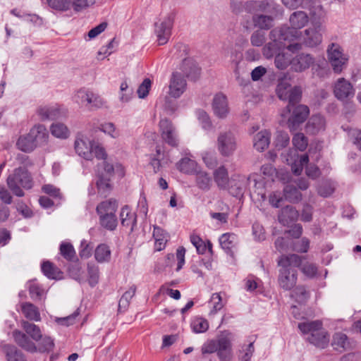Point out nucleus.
I'll use <instances>...</instances> for the list:
<instances>
[{"label":"nucleus","mask_w":361,"mask_h":361,"mask_svg":"<svg viewBox=\"0 0 361 361\" xmlns=\"http://www.w3.org/2000/svg\"><path fill=\"white\" fill-rule=\"evenodd\" d=\"M100 225L108 231H114L118 226V219L116 214L110 215H103L99 216Z\"/></svg>","instance_id":"obj_45"},{"label":"nucleus","mask_w":361,"mask_h":361,"mask_svg":"<svg viewBox=\"0 0 361 361\" xmlns=\"http://www.w3.org/2000/svg\"><path fill=\"white\" fill-rule=\"evenodd\" d=\"M208 321L200 317H194L190 323V327L195 334L205 333L209 329Z\"/></svg>","instance_id":"obj_44"},{"label":"nucleus","mask_w":361,"mask_h":361,"mask_svg":"<svg viewBox=\"0 0 361 361\" xmlns=\"http://www.w3.org/2000/svg\"><path fill=\"white\" fill-rule=\"evenodd\" d=\"M318 18L316 13L311 11V26L303 32H300L298 37L302 44L307 47H316L322 42V35L325 31L322 18L324 17V11L321 6H318Z\"/></svg>","instance_id":"obj_2"},{"label":"nucleus","mask_w":361,"mask_h":361,"mask_svg":"<svg viewBox=\"0 0 361 361\" xmlns=\"http://www.w3.org/2000/svg\"><path fill=\"white\" fill-rule=\"evenodd\" d=\"M159 130L163 140L171 147H177L178 138L176 128L171 121L162 118L159 121Z\"/></svg>","instance_id":"obj_12"},{"label":"nucleus","mask_w":361,"mask_h":361,"mask_svg":"<svg viewBox=\"0 0 361 361\" xmlns=\"http://www.w3.org/2000/svg\"><path fill=\"white\" fill-rule=\"evenodd\" d=\"M295 33L293 30L287 27L273 29L269 33V38L271 42L267 44L263 48V54L267 58H271L281 48L283 41H290L289 35Z\"/></svg>","instance_id":"obj_4"},{"label":"nucleus","mask_w":361,"mask_h":361,"mask_svg":"<svg viewBox=\"0 0 361 361\" xmlns=\"http://www.w3.org/2000/svg\"><path fill=\"white\" fill-rule=\"evenodd\" d=\"M331 345L337 351L345 350L349 345L347 336L341 332L336 333L333 336Z\"/></svg>","instance_id":"obj_40"},{"label":"nucleus","mask_w":361,"mask_h":361,"mask_svg":"<svg viewBox=\"0 0 361 361\" xmlns=\"http://www.w3.org/2000/svg\"><path fill=\"white\" fill-rule=\"evenodd\" d=\"M106 159L107 157L105 159H102V164L97 165V172L99 170L104 173V176L111 178L114 176L115 167L118 169L122 168V166L118 164L114 166L112 164L109 163Z\"/></svg>","instance_id":"obj_49"},{"label":"nucleus","mask_w":361,"mask_h":361,"mask_svg":"<svg viewBox=\"0 0 361 361\" xmlns=\"http://www.w3.org/2000/svg\"><path fill=\"white\" fill-rule=\"evenodd\" d=\"M214 180L220 189H225L228 185L229 177L227 169L221 166L213 172Z\"/></svg>","instance_id":"obj_30"},{"label":"nucleus","mask_w":361,"mask_h":361,"mask_svg":"<svg viewBox=\"0 0 361 361\" xmlns=\"http://www.w3.org/2000/svg\"><path fill=\"white\" fill-rule=\"evenodd\" d=\"M326 128V121L320 114L312 115L305 126L306 133L310 135H316L322 132Z\"/></svg>","instance_id":"obj_21"},{"label":"nucleus","mask_w":361,"mask_h":361,"mask_svg":"<svg viewBox=\"0 0 361 361\" xmlns=\"http://www.w3.org/2000/svg\"><path fill=\"white\" fill-rule=\"evenodd\" d=\"M28 134L35 141L37 145L45 142L48 137V132L45 126L41 124L35 126L31 128Z\"/></svg>","instance_id":"obj_33"},{"label":"nucleus","mask_w":361,"mask_h":361,"mask_svg":"<svg viewBox=\"0 0 361 361\" xmlns=\"http://www.w3.org/2000/svg\"><path fill=\"white\" fill-rule=\"evenodd\" d=\"M97 180L96 183L98 192L106 197L109 195L112 190V185L111 183V178L104 176L102 171L99 170L97 171Z\"/></svg>","instance_id":"obj_28"},{"label":"nucleus","mask_w":361,"mask_h":361,"mask_svg":"<svg viewBox=\"0 0 361 361\" xmlns=\"http://www.w3.org/2000/svg\"><path fill=\"white\" fill-rule=\"evenodd\" d=\"M153 237L155 240V249L157 251L162 250L168 240L167 233L160 227L154 226Z\"/></svg>","instance_id":"obj_36"},{"label":"nucleus","mask_w":361,"mask_h":361,"mask_svg":"<svg viewBox=\"0 0 361 361\" xmlns=\"http://www.w3.org/2000/svg\"><path fill=\"white\" fill-rule=\"evenodd\" d=\"M218 344L214 339L207 340L201 347V353L203 357L207 354H212L215 352L217 353Z\"/></svg>","instance_id":"obj_59"},{"label":"nucleus","mask_w":361,"mask_h":361,"mask_svg":"<svg viewBox=\"0 0 361 361\" xmlns=\"http://www.w3.org/2000/svg\"><path fill=\"white\" fill-rule=\"evenodd\" d=\"M302 259V257H301V260ZM299 267H300L302 273L310 279L314 278L317 275L318 267L314 263L306 262L302 264L301 262Z\"/></svg>","instance_id":"obj_51"},{"label":"nucleus","mask_w":361,"mask_h":361,"mask_svg":"<svg viewBox=\"0 0 361 361\" xmlns=\"http://www.w3.org/2000/svg\"><path fill=\"white\" fill-rule=\"evenodd\" d=\"M322 326V323L320 321H312L307 322H302L298 324V328L303 334L315 333L320 330Z\"/></svg>","instance_id":"obj_47"},{"label":"nucleus","mask_w":361,"mask_h":361,"mask_svg":"<svg viewBox=\"0 0 361 361\" xmlns=\"http://www.w3.org/2000/svg\"><path fill=\"white\" fill-rule=\"evenodd\" d=\"M8 361H25L23 353L12 345H5L3 348Z\"/></svg>","instance_id":"obj_39"},{"label":"nucleus","mask_w":361,"mask_h":361,"mask_svg":"<svg viewBox=\"0 0 361 361\" xmlns=\"http://www.w3.org/2000/svg\"><path fill=\"white\" fill-rule=\"evenodd\" d=\"M307 340L315 346L324 348L329 343V338L327 333L321 329L315 333H312V334L307 337Z\"/></svg>","instance_id":"obj_29"},{"label":"nucleus","mask_w":361,"mask_h":361,"mask_svg":"<svg viewBox=\"0 0 361 361\" xmlns=\"http://www.w3.org/2000/svg\"><path fill=\"white\" fill-rule=\"evenodd\" d=\"M289 20L291 25L289 29L293 30L295 32L294 35H289L290 40L298 39L300 32L298 30L302 28L307 24L309 17L304 11H295L290 15ZM286 27L288 28V27Z\"/></svg>","instance_id":"obj_18"},{"label":"nucleus","mask_w":361,"mask_h":361,"mask_svg":"<svg viewBox=\"0 0 361 361\" xmlns=\"http://www.w3.org/2000/svg\"><path fill=\"white\" fill-rule=\"evenodd\" d=\"M60 253L67 260L72 261L75 257L73 246L69 243H62L60 245Z\"/></svg>","instance_id":"obj_54"},{"label":"nucleus","mask_w":361,"mask_h":361,"mask_svg":"<svg viewBox=\"0 0 361 361\" xmlns=\"http://www.w3.org/2000/svg\"><path fill=\"white\" fill-rule=\"evenodd\" d=\"M42 271L49 279H55L60 274L59 269L49 262H44L42 264Z\"/></svg>","instance_id":"obj_55"},{"label":"nucleus","mask_w":361,"mask_h":361,"mask_svg":"<svg viewBox=\"0 0 361 361\" xmlns=\"http://www.w3.org/2000/svg\"><path fill=\"white\" fill-rule=\"evenodd\" d=\"M255 26L261 30H269L272 27L273 18L266 15H255L252 18Z\"/></svg>","instance_id":"obj_46"},{"label":"nucleus","mask_w":361,"mask_h":361,"mask_svg":"<svg viewBox=\"0 0 361 361\" xmlns=\"http://www.w3.org/2000/svg\"><path fill=\"white\" fill-rule=\"evenodd\" d=\"M7 185L15 195L23 197L24 192L21 188L25 189L32 188L31 177L26 169L20 167L16 169L13 173L7 178Z\"/></svg>","instance_id":"obj_5"},{"label":"nucleus","mask_w":361,"mask_h":361,"mask_svg":"<svg viewBox=\"0 0 361 361\" xmlns=\"http://www.w3.org/2000/svg\"><path fill=\"white\" fill-rule=\"evenodd\" d=\"M195 183L201 190L209 191L212 186V179L207 172L200 170L195 172Z\"/></svg>","instance_id":"obj_27"},{"label":"nucleus","mask_w":361,"mask_h":361,"mask_svg":"<svg viewBox=\"0 0 361 361\" xmlns=\"http://www.w3.org/2000/svg\"><path fill=\"white\" fill-rule=\"evenodd\" d=\"M276 67L279 70H284L288 66H291L292 56L288 54H278L274 60Z\"/></svg>","instance_id":"obj_50"},{"label":"nucleus","mask_w":361,"mask_h":361,"mask_svg":"<svg viewBox=\"0 0 361 361\" xmlns=\"http://www.w3.org/2000/svg\"><path fill=\"white\" fill-rule=\"evenodd\" d=\"M37 114L40 119L43 121L54 120L65 116L66 110L56 104L54 106H40L37 109Z\"/></svg>","instance_id":"obj_16"},{"label":"nucleus","mask_w":361,"mask_h":361,"mask_svg":"<svg viewBox=\"0 0 361 361\" xmlns=\"http://www.w3.org/2000/svg\"><path fill=\"white\" fill-rule=\"evenodd\" d=\"M21 310L24 316L29 320L39 322L41 320L39 309L30 302H23L21 305Z\"/></svg>","instance_id":"obj_34"},{"label":"nucleus","mask_w":361,"mask_h":361,"mask_svg":"<svg viewBox=\"0 0 361 361\" xmlns=\"http://www.w3.org/2000/svg\"><path fill=\"white\" fill-rule=\"evenodd\" d=\"M334 185L331 182L325 181L319 185L317 192L320 196L326 197L331 195L334 192Z\"/></svg>","instance_id":"obj_61"},{"label":"nucleus","mask_w":361,"mask_h":361,"mask_svg":"<svg viewBox=\"0 0 361 361\" xmlns=\"http://www.w3.org/2000/svg\"><path fill=\"white\" fill-rule=\"evenodd\" d=\"M314 63V57L309 54H299L292 57L291 69L295 72H302Z\"/></svg>","instance_id":"obj_19"},{"label":"nucleus","mask_w":361,"mask_h":361,"mask_svg":"<svg viewBox=\"0 0 361 361\" xmlns=\"http://www.w3.org/2000/svg\"><path fill=\"white\" fill-rule=\"evenodd\" d=\"M291 297L299 303H303L307 300L309 295L304 286H298L293 290Z\"/></svg>","instance_id":"obj_64"},{"label":"nucleus","mask_w":361,"mask_h":361,"mask_svg":"<svg viewBox=\"0 0 361 361\" xmlns=\"http://www.w3.org/2000/svg\"><path fill=\"white\" fill-rule=\"evenodd\" d=\"M216 148L224 157H230L237 149L238 144L235 135L231 131L221 132L217 137Z\"/></svg>","instance_id":"obj_8"},{"label":"nucleus","mask_w":361,"mask_h":361,"mask_svg":"<svg viewBox=\"0 0 361 361\" xmlns=\"http://www.w3.org/2000/svg\"><path fill=\"white\" fill-rule=\"evenodd\" d=\"M327 54L334 71L336 73H341L347 61L342 53L341 47L337 44L332 43L328 47Z\"/></svg>","instance_id":"obj_14"},{"label":"nucleus","mask_w":361,"mask_h":361,"mask_svg":"<svg viewBox=\"0 0 361 361\" xmlns=\"http://www.w3.org/2000/svg\"><path fill=\"white\" fill-rule=\"evenodd\" d=\"M209 304L211 305V314H216L218 311L221 310L224 307L225 303L222 300V298L219 293H213L211 299L209 300Z\"/></svg>","instance_id":"obj_53"},{"label":"nucleus","mask_w":361,"mask_h":361,"mask_svg":"<svg viewBox=\"0 0 361 361\" xmlns=\"http://www.w3.org/2000/svg\"><path fill=\"white\" fill-rule=\"evenodd\" d=\"M270 143V133L267 130L257 133L253 138V146L259 152L267 149Z\"/></svg>","instance_id":"obj_32"},{"label":"nucleus","mask_w":361,"mask_h":361,"mask_svg":"<svg viewBox=\"0 0 361 361\" xmlns=\"http://www.w3.org/2000/svg\"><path fill=\"white\" fill-rule=\"evenodd\" d=\"M75 152L86 160L105 159L107 154L105 149L99 143L90 140L82 134H78L74 143Z\"/></svg>","instance_id":"obj_3"},{"label":"nucleus","mask_w":361,"mask_h":361,"mask_svg":"<svg viewBox=\"0 0 361 361\" xmlns=\"http://www.w3.org/2000/svg\"><path fill=\"white\" fill-rule=\"evenodd\" d=\"M334 92L338 99L344 100L353 97L355 90L348 80L341 78L335 82Z\"/></svg>","instance_id":"obj_17"},{"label":"nucleus","mask_w":361,"mask_h":361,"mask_svg":"<svg viewBox=\"0 0 361 361\" xmlns=\"http://www.w3.org/2000/svg\"><path fill=\"white\" fill-rule=\"evenodd\" d=\"M219 243L221 247L227 252H229L236 245L237 236L234 233H224L219 238Z\"/></svg>","instance_id":"obj_38"},{"label":"nucleus","mask_w":361,"mask_h":361,"mask_svg":"<svg viewBox=\"0 0 361 361\" xmlns=\"http://www.w3.org/2000/svg\"><path fill=\"white\" fill-rule=\"evenodd\" d=\"M293 153L294 157H290V159L286 158V161L288 164L290 165L291 170L293 173L299 176L301 174L303 170V166L307 165L309 161V157L307 154H302L300 157L298 154H296L295 152H290V154H288V156L291 155Z\"/></svg>","instance_id":"obj_22"},{"label":"nucleus","mask_w":361,"mask_h":361,"mask_svg":"<svg viewBox=\"0 0 361 361\" xmlns=\"http://www.w3.org/2000/svg\"><path fill=\"white\" fill-rule=\"evenodd\" d=\"M88 272V281L91 286H94L99 282V267L93 264H88L87 266Z\"/></svg>","instance_id":"obj_56"},{"label":"nucleus","mask_w":361,"mask_h":361,"mask_svg":"<svg viewBox=\"0 0 361 361\" xmlns=\"http://www.w3.org/2000/svg\"><path fill=\"white\" fill-rule=\"evenodd\" d=\"M21 325L27 334L33 340L39 341L42 338V332L39 326L27 321H22Z\"/></svg>","instance_id":"obj_42"},{"label":"nucleus","mask_w":361,"mask_h":361,"mask_svg":"<svg viewBox=\"0 0 361 361\" xmlns=\"http://www.w3.org/2000/svg\"><path fill=\"white\" fill-rule=\"evenodd\" d=\"M120 220L123 226L130 227V231H133L137 225V214L129 206L125 205L121 209Z\"/></svg>","instance_id":"obj_23"},{"label":"nucleus","mask_w":361,"mask_h":361,"mask_svg":"<svg viewBox=\"0 0 361 361\" xmlns=\"http://www.w3.org/2000/svg\"><path fill=\"white\" fill-rule=\"evenodd\" d=\"M118 204L116 200L110 198L99 203L96 212L99 216L116 214Z\"/></svg>","instance_id":"obj_25"},{"label":"nucleus","mask_w":361,"mask_h":361,"mask_svg":"<svg viewBox=\"0 0 361 361\" xmlns=\"http://www.w3.org/2000/svg\"><path fill=\"white\" fill-rule=\"evenodd\" d=\"M291 114L288 119V127L290 131L296 130L306 120L310 114V109L307 106L298 104L290 107Z\"/></svg>","instance_id":"obj_11"},{"label":"nucleus","mask_w":361,"mask_h":361,"mask_svg":"<svg viewBox=\"0 0 361 361\" xmlns=\"http://www.w3.org/2000/svg\"><path fill=\"white\" fill-rule=\"evenodd\" d=\"M169 94L171 97L179 98L186 90L187 82L181 73H172L169 81Z\"/></svg>","instance_id":"obj_15"},{"label":"nucleus","mask_w":361,"mask_h":361,"mask_svg":"<svg viewBox=\"0 0 361 361\" xmlns=\"http://www.w3.org/2000/svg\"><path fill=\"white\" fill-rule=\"evenodd\" d=\"M298 216V212L293 207L286 206L281 209L279 215V221L283 225H288L295 221Z\"/></svg>","instance_id":"obj_31"},{"label":"nucleus","mask_w":361,"mask_h":361,"mask_svg":"<svg viewBox=\"0 0 361 361\" xmlns=\"http://www.w3.org/2000/svg\"><path fill=\"white\" fill-rule=\"evenodd\" d=\"M136 292V286L132 285L128 290H126L123 295L121 296L119 302H118V308L126 310L129 304L130 300L135 295Z\"/></svg>","instance_id":"obj_52"},{"label":"nucleus","mask_w":361,"mask_h":361,"mask_svg":"<svg viewBox=\"0 0 361 361\" xmlns=\"http://www.w3.org/2000/svg\"><path fill=\"white\" fill-rule=\"evenodd\" d=\"M13 336L16 343L23 349L34 353L37 350V347L26 334L16 330L13 332Z\"/></svg>","instance_id":"obj_26"},{"label":"nucleus","mask_w":361,"mask_h":361,"mask_svg":"<svg viewBox=\"0 0 361 361\" xmlns=\"http://www.w3.org/2000/svg\"><path fill=\"white\" fill-rule=\"evenodd\" d=\"M279 7L274 0H250L245 2V10L250 13L264 12L276 16L280 13Z\"/></svg>","instance_id":"obj_10"},{"label":"nucleus","mask_w":361,"mask_h":361,"mask_svg":"<svg viewBox=\"0 0 361 361\" xmlns=\"http://www.w3.org/2000/svg\"><path fill=\"white\" fill-rule=\"evenodd\" d=\"M51 134L58 138L65 139L69 135V130L63 123H55L51 126Z\"/></svg>","instance_id":"obj_48"},{"label":"nucleus","mask_w":361,"mask_h":361,"mask_svg":"<svg viewBox=\"0 0 361 361\" xmlns=\"http://www.w3.org/2000/svg\"><path fill=\"white\" fill-rule=\"evenodd\" d=\"M17 147L25 152H32L36 147L37 144L34 140L30 137L29 134L20 136L16 142Z\"/></svg>","instance_id":"obj_37"},{"label":"nucleus","mask_w":361,"mask_h":361,"mask_svg":"<svg viewBox=\"0 0 361 361\" xmlns=\"http://www.w3.org/2000/svg\"><path fill=\"white\" fill-rule=\"evenodd\" d=\"M190 242L195 247L197 253L203 255L207 250L206 243L202 239L195 234L190 235Z\"/></svg>","instance_id":"obj_63"},{"label":"nucleus","mask_w":361,"mask_h":361,"mask_svg":"<svg viewBox=\"0 0 361 361\" xmlns=\"http://www.w3.org/2000/svg\"><path fill=\"white\" fill-rule=\"evenodd\" d=\"M279 274L278 278L281 288L290 290L297 283L298 270L296 268L301 264V257L296 254L283 255L278 261Z\"/></svg>","instance_id":"obj_1"},{"label":"nucleus","mask_w":361,"mask_h":361,"mask_svg":"<svg viewBox=\"0 0 361 361\" xmlns=\"http://www.w3.org/2000/svg\"><path fill=\"white\" fill-rule=\"evenodd\" d=\"M133 92V90L128 87V85L126 81L121 82L120 85L119 99L122 102H129L132 97Z\"/></svg>","instance_id":"obj_62"},{"label":"nucleus","mask_w":361,"mask_h":361,"mask_svg":"<svg viewBox=\"0 0 361 361\" xmlns=\"http://www.w3.org/2000/svg\"><path fill=\"white\" fill-rule=\"evenodd\" d=\"M173 16L169 14L154 23V33L159 45L166 44L171 35Z\"/></svg>","instance_id":"obj_9"},{"label":"nucleus","mask_w":361,"mask_h":361,"mask_svg":"<svg viewBox=\"0 0 361 361\" xmlns=\"http://www.w3.org/2000/svg\"><path fill=\"white\" fill-rule=\"evenodd\" d=\"M180 69L187 78L192 80H195L200 73V68L191 58H185L183 60Z\"/></svg>","instance_id":"obj_24"},{"label":"nucleus","mask_w":361,"mask_h":361,"mask_svg":"<svg viewBox=\"0 0 361 361\" xmlns=\"http://www.w3.org/2000/svg\"><path fill=\"white\" fill-rule=\"evenodd\" d=\"M94 257L99 263L107 262L111 259V250L106 244L99 245L94 251Z\"/></svg>","instance_id":"obj_41"},{"label":"nucleus","mask_w":361,"mask_h":361,"mask_svg":"<svg viewBox=\"0 0 361 361\" xmlns=\"http://www.w3.org/2000/svg\"><path fill=\"white\" fill-rule=\"evenodd\" d=\"M176 167L180 172L186 174L195 173L197 171V164L195 161L188 158H182L177 164Z\"/></svg>","instance_id":"obj_35"},{"label":"nucleus","mask_w":361,"mask_h":361,"mask_svg":"<svg viewBox=\"0 0 361 361\" xmlns=\"http://www.w3.org/2000/svg\"><path fill=\"white\" fill-rule=\"evenodd\" d=\"M39 343L38 344L37 350L41 353L44 352H50L54 349V340L49 336H42L39 340Z\"/></svg>","instance_id":"obj_57"},{"label":"nucleus","mask_w":361,"mask_h":361,"mask_svg":"<svg viewBox=\"0 0 361 361\" xmlns=\"http://www.w3.org/2000/svg\"><path fill=\"white\" fill-rule=\"evenodd\" d=\"M216 342L218 344L217 356L220 361H231L233 354L231 334H222L217 338Z\"/></svg>","instance_id":"obj_13"},{"label":"nucleus","mask_w":361,"mask_h":361,"mask_svg":"<svg viewBox=\"0 0 361 361\" xmlns=\"http://www.w3.org/2000/svg\"><path fill=\"white\" fill-rule=\"evenodd\" d=\"M283 195L286 200L296 203L302 200L301 192L293 185H287L283 189Z\"/></svg>","instance_id":"obj_43"},{"label":"nucleus","mask_w":361,"mask_h":361,"mask_svg":"<svg viewBox=\"0 0 361 361\" xmlns=\"http://www.w3.org/2000/svg\"><path fill=\"white\" fill-rule=\"evenodd\" d=\"M49 6L58 11H67L71 6V0H47Z\"/></svg>","instance_id":"obj_60"},{"label":"nucleus","mask_w":361,"mask_h":361,"mask_svg":"<svg viewBox=\"0 0 361 361\" xmlns=\"http://www.w3.org/2000/svg\"><path fill=\"white\" fill-rule=\"evenodd\" d=\"M212 109L214 114L219 118L226 117L229 112L226 97L222 93L216 94L213 99Z\"/></svg>","instance_id":"obj_20"},{"label":"nucleus","mask_w":361,"mask_h":361,"mask_svg":"<svg viewBox=\"0 0 361 361\" xmlns=\"http://www.w3.org/2000/svg\"><path fill=\"white\" fill-rule=\"evenodd\" d=\"M278 97L280 99L288 100L287 110L290 113V107L299 103L302 97V90L299 86L292 87L290 85L284 80L281 81L276 88Z\"/></svg>","instance_id":"obj_6"},{"label":"nucleus","mask_w":361,"mask_h":361,"mask_svg":"<svg viewBox=\"0 0 361 361\" xmlns=\"http://www.w3.org/2000/svg\"><path fill=\"white\" fill-rule=\"evenodd\" d=\"M74 99L76 103L91 111L102 107L104 104L99 94L85 88L79 90Z\"/></svg>","instance_id":"obj_7"},{"label":"nucleus","mask_w":361,"mask_h":361,"mask_svg":"<svg viewBox=\"0 0 361 361\" xmlns=\"http://www.w3.org/2000/svg\"><path fill=\"white\" fill-rule=\"evenodd\" d=\"M293 144L295 148L302 152L306 149L308 140L303 133H298L293 136Z\"/></svg>","instance_id":"obj_58"}]
</instances>
